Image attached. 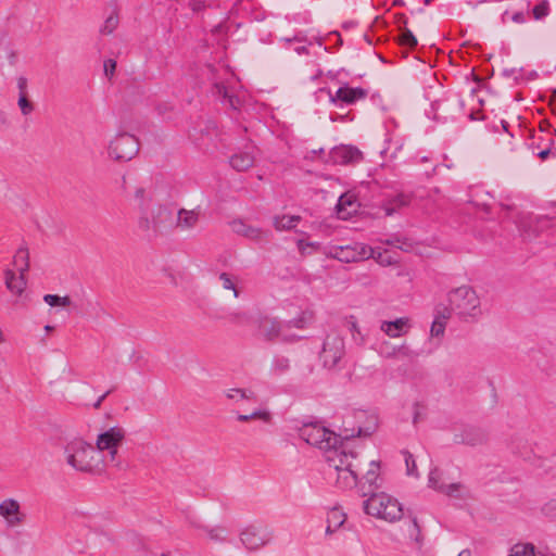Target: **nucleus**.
Here are the masks:
<instances>
[{"label": "nucleus", "mask_w": 556, "mask_h": 556, "mask_svg": "<svg viewBox=\"0 0 556 556\" xmlns=\"http://www.w3.org/2000/svg\"><path fill=\"white\" fill-rule=\"evenodd\" d=\"M300 437L325 452L326 475L338 488L352 489L357 484L361 462L334 432L317 424H307L300 429Z\"/></svg>", "instance_id": "obj_1"}, {"label": "nucleus", "mask_w": 556, "mask_h": 556, "mask_svg": "<svg viewBox=\"0 0 556 556\" xmlns=\"http://www.w3.org/2000/svg\"><path fill=\"white\" fill-rule=\"evenodd\" d=\"M66 464L76 471L94 473L104 468V458L94 446L83 439L68 442L64 448Z\"/></svg>", "instance_id": "obj_2"}, {"label": "nucleus", "mask_w": 556, "mask_h": 556, "mask_svg": "<svg viewBox=\"0 0 556 556\" xmlns=\"http://www.w3.org/2000/svg\"><path fill=\"white\" fill-rule=\"evenodd\" d=\"M448 307L444 308L442 315L448 319L455 313L464 320L477 319L481 315V303L475 289L468 285L454 288L447 292Z\"/></svg>", "instance_id": "obj_3"}, {"label": "nucleus", "mask_w": 556, "mask_h": 556, "mask_svg": "<svg viewBox=\"0 0 556 556\" xmlns=\"http://www.w3.org/2000/svg\"><path fill=\"white\" fill-rule=\"evenodd\" d=\"M363 507L367 515L387 522H395L403 517L402 504L384 492L372 493L364 501Z\"/></svg>", "instance_id": "obj_4"}, {"label": "nucleus", "mask_w": 556, "mask_h": 556, "mask_svg": "<svg viewBox=\"0 0 556 556\" xmlns=\"http://www.w3.org/2000/svg\"><path fill=\"white\" fill-rule=\"evenodd\" d=\"M274 539L273 529L258 523H250L239 532L242 546L250 553H255L268 546Z\"/></svg>", "instance_id": "obj_5"}, {"label": "nucleus", "mask_w": 556, "mask_h": 556, "mask_svg": "<svg viewBox=\"0 0 556 556\" xmlns=\"http://www.w3.org/2000/svg\"><path fill=\"white\" fill-rule=\"evenodd\" d=\"M139 151L138 139L128 132L117 134L109 143V156L115 161L132 160Z\"/></svg>", "instance_id": "obj_6"}, {"label": "nucleus", "mask_w": 556, "mask_h": 556, "mask_svg": "<svg viewBox=\"0 0 556 556\" xmlns=\"http://www.w3.org/2000/svg\"><path fill=\"white\" fill-rule=\"evenodd\" d=\"M344 355V338L337 332L328 333L319 353L323 366L329 369L334 368Z\"/></svg>", "instance_id": "obj_7"}, {"label": "nucleus", "mask_w": 556, "mask_h": 556, "mask_svg": "<svg viewBox=\"0 0 556 556\" xmlns=\"http://www.w3.org/2000/svg\"><path fill=\"white\" fill-rule=\"evenodd\" d=\"M326 254L340 262L352 263L374 257V249L363 243L332 245L327 250Z\"/></svg>", "instance_id": "obj_8"}, {"label": "nucleus", "mask_w": 556, "mask_h": 556, "mask_svg": "<svg viewBox=\"0 0 556 556\" xmlns=\"http://www.w3.org/2000/svg\"><path fill=\"white\" fill-rule=\"evenodd\" d=\"M173 225V214L169 208L163 205H157L151 215V219L146 211L140 215L139 227L143 231H162Z\"/></svg>", "instance_id": "obj_9"}, {"label": "nucleus", "mask_w": 556, "mask_h": 556, "mask_svg": "<svg viewBox=\"0 0 556 556\" xmlns=\"http://www.w3.org/2000/svg\"><path fill=\"white\" fill-rule=\"evenodd\" d=\"M17 257L23 258V266L17 268L18 276H16L15 271L12 269H5L4 270V283L7 289L15 294V295H22V293L25 291L27 281L25 274L29 268V255L27 251H21Z\"/></svg>", "instance_id": "obj_10"}, {"label": "nucleus", "mask_w": 556, "mask_h": 556, "mask_svg": "<svg viewBox=\"0 0 556 556\" xmlns=\"http://www.w3.org/2000/svg\"><path fill=\"white\" fill-rule=\"evenodd\" d=\"M261 334L267 341L282 340L291 342L300 340L303 337L292 334L286 331L285 325L276 319H264L260 326Z\"/></svg>", "instance_id": "obj_11"}, {"label": "nucleus", "mask_w": 556, "mask_h": 556, "mask_svg": "<svg viewBox=\"0 0 556 556\" xmlns=\"http://www.w3.org/2000/svg\"><path fill=\"white\" fill-rule=\"evenodd\" d=\"M124 428L114 426L98 434L94 448L101 454L105 450L119 447L125 440Z\"/></svg>", "instance_id": "obj_12"}, {"label": "nucleus", "mask_w": 556, "mask_h": 556, "mask_svg": "<svg viewBox=\"0 0 556 556\" xmlns=\"http://www.w3.org/2000/svg\"><path fill=\"white\" fill-rule=\"evenodd\" d=\"M240 85L238 78L231 75V78L227 81L216 83L214 88L216 93L223 98V102L228 104L232 110H239L241 106V100L239 96L235 94L237 86Z\"/></svg>", "instance_id": "obj_13"}, {"label": "nucleus", "mask_w": 556, "mask_h": 556, "mask_svg": "<svg viewBox=\"0 0 556 556\" xmlns=\"http://www.w3.org/2000/svg\"><path fill=\"white\" fill-rule=\"evenodd\" d=\"M0 516L10 528L22 525L26 519L20 503L14 498H7L0 503Z\"/></svg>", "instance_id": "obj_14"}, {"label": "nucleus", "mask_w": 556, "mask_h": 556, "mask_svg": "<svg viewBox=\"0 0 556 556\" xmlns=\"http://www.w3.org/2000/svg\"><path fill=\"white\" fill-rule=\"evenodd\" d=\"M330 155L334 163L341 165L358 163L362 160V152L353 146L336 147Z\"/></svg>", "instance_id": "obj_15"}, {"label": "nucleus", "mask_w": 556, "mask_h": 556, "mask_svg": "<svg viewBox=\"0 0 556 556\" xmlns=\"http://www.w3.org/2000/svg\"><path fill=\"white\" fill-rule=\"evenodd\" d=\"M232 231L254 242H262L268 239V232L258 227L245 224L242 220H233L231 223Z\"/></svg>", "instance_id": "obj_16"}, {"label": "nucleus", "mask_w": 556, "mask_h": 556, "mask_svg": "<svg viewBox=\"0 0 556 556\" xmlns=\"http://www.w3.org/2000/svg\"><path fill=\"white\" fill-rule=\"evenodd\" d=\"M485 441V434L478 428H465L460 433L454 435V442L458 444L478 445Z\"/></svg>", "instance_id": "obj_17"}, {"label": "nucleus", "mask_w": 556, "mask_h": 556, "mask_svg": "<svg viewBox=\"0 0 556 556\" xmlns=\"http://www.w3.org/2000/svg\"><path fill=\"white\" fill-rule=\"evenodd\" d=\"M368 94V91L363 88H350L348 86L340 87L337 92L336 97L332 98V100H340L346 104H352L356 102L357 100L365 99Z\"/></svg>", "instance_id": "obj_18"}, {"label": "nucleus", "mask_w": 556, "mask_h": 556, "mask_svg": "<svg viewBox=\"0 0 556 556\" xmlns=\"http://www.w3.org/2000/svg\"><path fill=\"white\" fill-rule=\"evenodd\" d=\"M199 211L180 208L177 212L175 227L180 230H189L193 228L199 222Z\"/></svg>", "instance_id": "obj_19"}, {"label": "nucleus", "mask_w": 556, "mask_h": 556, "mask_svg": "<svg viewBox=\"0 0 556 556\" xmlns=\"http://www.w3.org/2000/svg\"><path fill=\"white\" fill-rule=\"evenodd\" d=\"M408 326L409 319L407 317H401L392 321H382L380 329L390 338H399L406 332Z\"/></svg>", "instance_id": "obj_20"}, {"label": "nucleus", "mask_w": 556, "mask_h": 556, "mask_svg": "<svg viewBox=\"0 0 556 556\" xmlns=\"http://www.w3.org/2000/svg\"><path fill=\"white\" fill-rule=\"evenodd\" d=\"M254 161H255V155H254L253 149H252L251 151H244V152H239V153L233 154L229 159V164L233 169H236L238 172H243V170H247L250 167H252L254 164Z\"/></svg>", "instance_id": "obj_21"}, {"label": "nucleus", "mask_w": 556, "mask_h": 556, "mask_svg": "<svg viewBox=\"0 0 556 556\" xmlns=\"http://www.w3.org/2000/svg\"><path fill=\"white\" fill-rule=\"evenodd\" d=\"M356 200L353 195L343 194L338 200L337 213L340 218L346 219L350 215L356 212Z\"/></svg>", "instance_id": "obj_22"}, {"label": "nucleus", "mask_w": 556, "mask_h": 556, "mask_svg": "<svg viewBox=\"0 0 556 556\" xmlns=\"http://www.w3.org/2000/svg\"><path fill=\"white\" fill-rule=\"evenodd\" d=\"M314 320V314L311 311L301 312L296 317L283 323L285 329L290 333L292 328L295 329H305L307 328Z\"/></svg>", "instance_id": "obj_23"}, {"label": "nucleus", "mask_w": 556, "mask_h": 556, "mask_svg": "<svg viewBox=\"0 0 556 556\" xmlns=\"http://www.w3.org/2000/svg\"><path fill=\"white\" fill-rule=\"evenodd\" d=\"M193 527L203 531L212 542L224 543L227 540L228 532L223 526L208 527L194 523Z\"/></svg>", "instance_id": "obj_24"}, {"label": "nucleus", "mask_w": 556, "mask_h": 556, "mask_svg": "<svg viewBox=\"0 0 556 556\" xmlns=\"http://www.w3.org/2000/svg\"><path fill=\"white\" fill-rule=\"evenodd\" d=\"M300 222V216L298 215H282V216H276L274 218V227L277 230H289L296 226V224Z\"/></svg>", "instance_id": "obj_25"}, {"label": "nucleus", "mask_w": 556, "mask_h": 556, "mask_svg": "<svg viewBox=\"0 0 556 556\" xmlns=\"http://www.w3.org/2000/svg\"><path fill=\"white\" fill-rule=\"evenodd\" d=\"M378 353L386 358H393L397 355H407V349L404 345L392 346L386 341L379 346Z\"/></svg>", "instance_id": "obj_26"}, {"label": "nucleus", "mask_w": 556, "mask_h": 556, "mask_svg": "<svg viewBox=\"0 0 556 556\" xmlns=\"http://www.w3.org/2000/svg\"><path fill=\"white\" fill-rule=\"evenodd\" d=\"M380 477V463L376 460H371L369 463V468L366 471L364 479L369 486L377 489L379 486L378 480Z\"/></svg>", "instance_id": "obj_27"}, {"label": "nucleus", "mask_w": 556, "mask_h": 556, "mask_svg": "<svg viewBox=\"0 0 556 556\" xmlns=\"http://www.w3.org/2000/svg\"><path fill=\"white\" fill-rule=\"evenodd\" d=\"M410 202V198L407 194L401 193L397 194L395 198L390 200L384 205V211L387 215H392L397 208L402 206L408 205Z\"/></svg>", "instance_id": "obj_28"}, {"label": "nucleus", "mask_w": 556, "mask_h": 556, "mask_svg": "<svg viewBox=\"0 0 556 556\" xmlns=\"http://www.w3.org/2000/svg\"><path fill=\"white\" fill-rule=\"evenodd\" d=\"M226 396L229 400H235V401L256 400L255 392H253L252 390H249V389H239V388L228 389L226 391Z\"/></svg>", "instance_id": "obj_29"}, {"label": "nucleus", "mask_w": 556, "mask_h": 556, "mask_svg": "<svg viewBox=\"0 0 556 556\" xmlns=\"http://www.w3.org/2000/svg\"><path fill=\"white\" fill-rule=\"evenodd\" d=\"M508 556H534V545L532 543H517L510 548Z\"/></svg>", "instance_id": "obj_30"}, {"label": "nucleus", "mask_w": 556, "mask_h": 556, "mask_svg": "<svg viewBox=\"0 0 556 556\" xmlns=\"http://www.w3.org/2000/svg\"><path fill=\"white\" fill-rule=\"evenodd\" d=\"M118 23H119L118 15L114 11L104 21L103 25L100 28V33L102 35H111L117 28Z\"/></svg>", "instance_id": "obj_31"}, {"label": "nucleus", "mask_w": 556, "mask_h": 556, "mask_svg": "<svg viewBox=\"0 0 556 556\" xmlns=\"http://www.w3.org/2000/svg\"><path fill=\"white\" fill-rule=\"evenodd\" d=\"M443 314H444V309L442 312H440V311L437 312L435 318H434V320L431 325V329H430L432 337H440L444 333L446 319L443 318V316H442Z\"/></svg>", "instance_id": "obj_32"}, {"label": "nucleus", "mask_w": 556, "mask_h": 556, "mask_svg": "<svg viewBox=\"0 0 556 556\" xmlns=\"http://www.w3.org/2000/svg\"><path fill=\"white\" fill-rule=\"evenodd\" d=\"M132 197L140 210V214L144 213L147 211V204L149 202L146 189L141 186L136 187Z\"/></svg>", "instance_id": "obj_33"}, {"label": "nucleus", "mask_w": 556, "mask_h": 556, "mask_svg": "<svg viewBox=\"0 0 556 556\" xmlns=\"http://www.w3.org/2000/svg\"><path fill=\"white\" fill-rule=\"evenodd\" d=\"M290 368V361L285 356H277L274 358L271 370L275 375H282Z\"/></svg>", "instance_id": "obj_34"}, {"label": "nucleus", "mask_w": 556, "mask_h": 556, "mask_svg": "<svg viewBox=\"0 0 556 556\" xmlns=\"http://www.w3.org/2000/svg\"><path fill=\"white\" fill-rule=\"evenodd\" d=\"M348 325H349L348 328H349V331L351 332L353 341L357 345L363 346L365 344V342H366V338L362 333L357 323L355 320H350L348 323Z\"/></svg>", "instance_id": "obj_35"}, {"label": "nucleus", "mask_w": 556, "mask_h": 556, "mask_svg": "<svg viewBox=\"0 0 556 556\" xmlns=\"http://www.w3.org/2000/svg\"><path fill=\"white\" fill-rule=\"evenodd\" d=\"M43 301L50 306H68L71 304L70 296H59L56 294H46Z\"/></svg>", "instance_id": "obj_36"}, {"label": "nucleus", "mask_w": 556, "mask_h": 556, "mask_svg": "<svg viewBox=\"0 0 556 556\" xmlns=\"http://www.w3.org/2000/svg\"><path fill=\"white\" fill-rule=\"evenodd\" d=\"M344 521L345 515L340 509L333 508L328 513L327 522L332 523L334 529L340 528Z\"/></svg>", "instance_id": "obj_37"}, {"label": "nucleus", "mask_w": 556, "mask_h": 556, "mask_svg": "<svg viewBox=\"0 0 556 556\" xmlns=\"http://www.w3.org/2000/svg\"><path fill=\"white\" fill-rule=\"evenodd\" d=\"M219 280L225 290H231L233 292L235 298L239 296V292L236 288V283H235L233 278L231 277V275H229L227 273H222L219 275Z\"/></svg>", "instance_id": "obj_38"}, {"label": "nucleus", "mask_w": 556, "mask_h": 556, "mask_svg": "<svg viewBox=\"0 0 556 556\" xmlns=\"http://www.w3.org/2000/svg\"><path fill=\"white\" fill-rule=\"evenodd\" d=\"M282 41L286 42V45L288 46H291L292 43H296L293 48V50L298 53V54H307L308 53V50H307V47L305 45H303L304 40L302 38H299V37H294V38H282L281 39Z\"/></svg>", "instance_id": "obj_39"}, {"label": "nucleus", "mask_w": 556, "mask_h": 556, "mask_svg": "<svg viewBox=\"0 0 556 556\" xmlns=\"http://www.w3.org/2000/svg\"><path fill=\"white\" fill-rule=\"evenodd\" d=\"M462 489H463V485L460 483H450V484H443V486H441L440 492H442L451 497H459Z\"/></svg>", "instance_id": "obj_40"}, {"label": "nucleus", "mask_w": 556, "mask_h": 556, "mask_svg": "<svg viewBox=\"0 0 556 556\" xmlns=\"http://www.w3.org/2000/svg\"><path fill=\"white\" fill-rule=\"evenodd\" d=\"M440 479H441L440 470L438 468L432 469L429 473V479H428L429 486H431L432 489L440 492L441 486H443V484H444V483L440 482Z\"/></svg>", "instance_id": "obj_41"}, {"label": "nucleus", "mask_w": 556, "mask_h": 556, "mask_svg": "<svg viewBox=\"0 0 556 556\" xmlns=\"http://www.w3.org/2000/svg\"><path fill=\"white\" fill-rule=\"evenodd\" d=\"M403 454H404V457H405L407 475H409V476H418L417 466H416V462H415L414 456L409 452H407V451L403 452Z\"/></svg>", "instance_id": "obj_42"}, {"label": "nucleus", "mask_w": 556, "mask_h": 556, "mask_svg": "<svg viewBox=\"0 0 556 556\" xmlns=\"http://www.w3.org/2000/svg\"><path fill=\"white\" fill-rule=\"evenodd\" d=\"M533 16L535 20H541L548 15L549 8L548 3L546 1H543L539 4H536L532 10Z\"/></svg>", "instance_id": "obj_43"}, {"label": "nucleus", "mask_w": 556, "mask_h": 556, "mask_svg": "<svg viewBox=\"0 0 556 556\" xmlns=\"http://www.w3.org/2000/svg\"><path fill=\"white\" fill-rule=\"evenodd\" d=\"M17 104L23 115H28L34 110L33 103L27 99V94H20Z\"/></svg>", "instance_id": "obj_44"}, {"label": "nucleus", "mask_w": 556, "mask_h": 556, "mask_svg": "<svg viewBox=\"0 0 556 556\" xmlns=\"http://www.w3.org/2000/svg\"><path fill=\"white\" fill-rule=\"evenodd\" d=\"M401 42L403 45H406L410 48L417 46V39L416 37L414 36V34L406 27H404V29L402 30V34H401Z\"/></svg>", "instance_id": "obj_45"}, {"label": "nucleus", "mask_w": 556, "mask_h": 556, "mask_svg": "<svg viewBox=\"0 0 556 556\" xmlns=\"http://www.w3.org/2000/svg\"><path fill=\"white\" fill-rule=\"evenodd\" d=\"M541 510L545 517L556 519V498L545 503Z\"/></svg>", "instance_id": "obj_46"}, {"label": "nucleus", "mask_w": 556, "mask_h": 556, "mask_svg": "<svg viewBox=\"0 0 556 556\" xmlns=\"http://www.w3.org/2000/svg\"><path fill=\"white\" fill-rule=\"evenodd\" d=\"M249 418L251 420L258 419L264 422H269L271 419V414L266 409H256V410L252 412L251 414H249Z\"/></svg>", "instance_id": "obj_47"}, {"label": "nucleus", "mask_w": 556, "mask_h": 556, "mask_svg": "<svg viewBox=\"0 0 556 556\" xmlns=\"http://www.w3.org/2000/svg\"><path fill=\"white\" fill-rule=\"evenodd\" d=\"M106 451L109 452L110 462L113 463L116 468L119 470L126 468L125 464L118 459V447L109 448Z\"/></svg>", "instance_id": "obj_48"}, {"label": "nucleus", "mask_w": 556, "mask_h": 556, "mask_svg": "<svg viewBox=\"0 0 556 556\" xmlns=\"http://www.w3.org/2000/svg\"><path fill=\"white\" fill-rule=\"evenodd\" d=\"M27 84L28 80L24 76H18L16 80L17 89L20 91V94H27Z\"/></svg>", "instance_id": "obj_49"}, {"label": "nucleus", "mask_w": 556, "mask_h": 556, "mask_svg": "<svg viewBox=\"0 0 556 556\" xmlns=\"http://www.w3.org/2000/svg\"><path fill=\"white\" fill-rule=\"evenodd\" d=\"M412 528H413V532H414V533H412V534H410V536H412V538H414V540H415L418 544H420V543H421V539H420V528H419V526H418V523H417L416 518H414V519L412 520Z\"/></svg>", "instance_id": "obj_50"}, {"label": "nucleus", "mask_w": 556, "mask_h": 556, "mask_svg": "<svg viewBox=\"0 0 556 556\" xmlns=\"http://www.w3.org/2000/svg\"><path fill=\"white\" fill-rule=\"evenodd\" d=\"M229 317L232 323H241L245 319L247 316L244 313H232Z\"/></svg>", "instance_id": "obj_51"}, {"label": "nucleus", "mask_w": 556, "mask_h": 556, "mask_svg": "<svg viewBox=\"0 0 556 556\" xmlns=\"http://www.w3.org/2000/svg\"><path fill=\"white\" fill-rule=\"evenodd\" d=\"M467 117L470 121H481V119H483V115L479 111H473V110H471L468 113Z\"/></svg>", "instance_id": "obj_52"}, {"label": "nucleus", "mask_w": 556, "mask_h": 556, "mask_svg": "<svg viewBox=\"0 0 556 556\" xmlns=\"http://www.w3.org/2000/svg\"><path fill=\"white\" fill-rule=\"evenodd\" d=\"M116 61L114 59H108L103 62V70H115Z\"/></svg>", "instance_id": "obj_53"}, {"label": "nucleus", "mask_w": 556, "mask_h": 556, "mask_svg": "<svg viewBox=\"0 0 556 556\" xmlns=\"http://www.w3.org/2000/svg\"><path fill=\"white\" fill-rule=\"evenodd\" d=\"M21 251H27V252H28V250H27V249H25V248H20V249L16 251V253H15V255H14V264H15L16 266H18V268L23 266V258H22V257H17Z\"/></svg>", "instance_id": "obj_54"}, {"label": "nucleus", "mask_w": 556, "mask_h": 556, "mask_svg": "<svg viewBox=\"0 0 556 556\" xmlns=\"http://www.w3.org/2000/svg\"><path fill=\"white\" fill-rule=\"evenodd\" d=\"M472 78V80L478 85V87H480L482 85V79L479 78L477 75H476V72L475 71H471L467 76L466 78Z\"/></svg>", "instance_id": "obj_55"}, {"label": "nucleus", "mask_w": 556, "mask_h": 556, "mask_svg": "<svg viewBox=\"0 0 556 556\" xmlns=\"http://www.w3.org/2000/svg\"><path fill=\"white\" fill-rule=\"evenodd\" d=\"M513 21L516 23H523L525 22V15L521 12L515 13L513 15Z\"/></svg>", "instance_id": "obj_56"}, {"label": "nucleus", "mask_w": 556, "mask_h": 556, "mask_svg": "<svg viewBox=\"0 0 556 556\" xmlns=\"http://www.w3.org/2000/svg\"><path fill=\"white\" fill-rule=\"evenodd\" d=\"M111 391H106L104 394H102L97 402L93 404L94 408H99L104 401V399L110 394Z\"/></svg>", "instance_id": "obj_57"}, {"label": "nucleus", "mask_w": 556, "mask_h": 556, "mask_svg": "<svg viewBox=\"0 0 556 556\" xmlns=\"http://www.w3.org/2000/svg\"><path fill=\"white\" fill-rule=\"evenodd\" d=\"M237 419L239 421H242V422H247V421H250L251 419L249 418V414H239L237 416Z\"/></svg>", "instance_id": "obj_58"}, {"label": "nucleus", "mask_w": 556, "mask_h": 556, "mask_svg": "<svg viewBox=\"0 0 556 556\" xmlns=\"http://www.w3.org/2000/svg\"><path fill=\"white\" fill-rule=\"evenodd\" d=\"M515 73L516 72H508V71L503 72L504 76H506L507 78H514L516 81H518L519 77L514 76Z\"/></svg>", "instance_id": "obj_59"}, {"label": "nucleus", "mask_w": 556, "mask_h": 556, "mask_svg": "<svg viewBox=\"0 0 556 556\" xmlns=\"http://www.w3.org/2000/svg\"><path fill=\"white\" fill-rule=\"evenodd\" d=\"M0 122H1L2 124H7V123H8V115H7V113H5V112H3V111H0Z\"/></svg>", "instance_id": "obj_60"}, {"label": "nucleus", "mask_w": 556, "mask_h": 556, "mask_svg": "<svg viewBox=\"0 0 556 556\" xmlns=\"http://www.w3.org/2000/svg\"><path fill=\"white\" fill-rule=\"evenodd\" d=\"M336 530H337V529H334L333 525H332V523H330V522H328V526H327V528H326V533H327V534H331V533H333Z\"/></svg>", "instance_id": "obj_61"}, {"label": "nucleus", "mask_w": 556, "mask_h": 556, "mask_svg": "<svg viewBox=\"0 0 556 556\" xmlns=\"http://www.w3.org/2000/svg\"><path fill=\"white\" fill-rule=\"evenodd\" d=\"M548 153H549V150H548V149L543 150V151H541V152L539 153V157H541L542 160H545V159L547 157Z\"/></svg>", "instance_id": "obj_62"}, {"label": "nucleus", "mask_w": 556, "mask_h": 556, "mask_svg": "<svg viewBox=\"0 0 556 556\" xmlns=\"http://www.w3.org/2000/svg\"><path fill=\"white\" fill-rule=\"evenodd\" d=\"M122 181H123V184H122V188H123L124 192H126V191H127V189H128V187H127V178H126V176H123Z\"/></svg>", "instance_id": "obj_63"}, {"label": "nucleus", "mask_w": 556, "mask_h": 556, "mask_svg": "<svg viewBox=\"0 0 556 556\" xmlns=\"http://www.w3.org/2000/svg\"><path fill=\"white\" fill-rule=\"evenodd\" d=\"M457 556H471V553L469 549H464Z\"/></svg>", "instance_id": "obj_64"}]
</instances>
